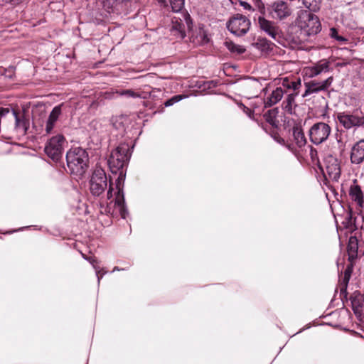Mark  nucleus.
Wrapping results in <instances>:
<instances>
[{
	"label": "nucleus",
	"mask_w": 364,
	"mask_h": 364,
	"mask_svg": "<svg viewBox=\"0 0 364 364\" xmlns=\"http://www.w3.org/2000/svg\"><path fill=\"white\" fill-rule=\"evenodd\" d=\"M121 95H124L128 97H133V98L139 97V98L146 99L148 97V96H149L150 91L146 90V91H142V92H139V91L136 92L132 90H126L122 91L121 92Z\"/></svg>",
	"instance_id": "22"
},
{
	"label": "nucleus",
	"mask_w": 364,
	"mask_h": 364,
	"mask_svg": "<svg viewBox=\"0 0 364 364\" xmlns=\"http://www.w3.org/2000/svg\"><path fill=\"white\" fill-rule=\"evenodd\" d=\"M350 271L349 269H346L345 271V274H344V277L343 278V283L345 284V285H347L348 281H349V279H350Z\"/></svg>",
	"instance_id": "35"
},
{
	"label": "nucleus",
	"mask_w": 364,
	"mask_h": 364,
	"mask_svg": "<svg viewBox=\"0 0 364 364\" xmlns=\"http://www.w3.org/2000/svg\"><path fill=\"white\" fill-rule=\"evenodd\" d=\"M182 95H175L164 102L165 107H169L182 100Z\"/></svg>",
	"instance_id": "29"
},
{
	"label": "nucleus",
	"mask_w": 364,
	"mask_h": 364,
	"mask_svg": "<svg viewBox=\"0 0 364 364\" xmlns=\"http://www.w3.org/2000/svg\"><path fill=\"white\" fill-rule=\"evenodd\" d=\"M295 94H289L287 95L286 99L284 100L282 106L283 109L287 112L291 113L292 111L293 105L295 101Z\"/></svg>",
	"instance_id": "24"
},
{
	"label": "nucleus",
	"mask_w": 364,
	"mask_h": 364,
	"mask_svg": "<svg viewBox=\"0 0 364 364\" xmlns=\"http://www.w3.org/2000/svg\"><path fill=\"white\" fill-rule=\"evenodd\" d=\"M95 260L92 258V267L95 269L96 272V276L97 277L98 282H100V279L103 277L105 272H101L102 271L99 269L98 267L95 264Z\"/></svg>",
	"instance_id": "33"
},
{
	"label": "nucleus",
	"mask_w": 364,
	"mask_h": 364,
	"mask_svg": "<svg viewBox=\"0 0 364 364\" xmlns=\"http://www.w3.org/2000/svg\"><path fill=\"white\" fill-rule=\"evenodd\" d=\"M191 38L193 43L196 45H201L208 42L207 33L202 28H199L196 34L193 35Z\"/></svg>",
	"instance_id": "20"
},
{
	"label": "nucleus",
	"mask_w": 364,
	"mask_h": 364,
	"mask_svg": "<svg viewBox=\"0 0 364 364\" xmlns=\"http://www.w3.org/2000/svg\"><path fill=\"white\" fill-rule=\"evenodd\" d=\"M64 140V136L58 134L52 137L46 145L45 152L53 160L58 161L61 157Z\"/></svg>",
	"instance_id": "8"
},
{
	"label": "nucleus",
	"mask_w": 364,
	"mask_h": 364,
	"mask_svg": "<svg viewBox=\"0 0 364 364\" xmlns=\"http://www.w3.org/2000/svg\"><path fill=\"white\" fill-rule=\"evenodd\" d=\"M242 6L246 9H252V6L249 4H247V3H242Z\"/></svg>",
	"instance_id": "39"
},
{
	"label": "nucleus",
	"mask_w": 364,
	"mask_h": 364,
	"mask_svg": "<svg viewBox=\"0 0 364 364\" xmlns=\"http://www.w3.org/2000/svg\"><path fill=\"white\" fill-rule=\"evenodd\" d=\"M115 270H118V268L117 267H114L113 271H115Z\"/></svg>",
	"instance_id": "41"
},
{
	"label": "nucleus",
	"mask_w": 364,
	"mask_h": 364,
	"mask_svg": "<svg viewBox=\"0 0 364 364\" xmlns=\"http://www.w3.org/2000/svg\"><path fill=\"white\" fill-rule=\"evenodd\" d=\"M296 24L305 35L309 36L317 34L321 29V24L317 16L306 10L299 12Z\"/></svg>",
	"instance_id": "4"
},
{
	"label": "nucleus",
	"mask_w": 364,
	"mask_h": 364,
	"mask_svg": "<svg viewBox=\"0 0 364 364\" xmlns=\"http://www.w3.org/2000/svg\"><path fill=\"white\" fill-rule=\"evenodd\" d=\"M291 82L287 78H284L282 81V85L288 89H290L291 87Z\"/></svg>",
	"instance_id": "36"
},
{
	"label": "nucleus",
	"mask_w": 364,
	"mask_h": 364,
	"mask_svg": "<svg viewBox=\"0 0 364 364\" xmlns=\"http://www.w3.org/2000/svg\"><path fill=\"white\" fill-rule=\"evenodd\" d=\"M331 132V127L322 122L314 124L309 130L310 141L315 145H319L326 141Z\"/></svg>",
	"instance_id": "6"
},
{
	"label": "nucleus",
	"mask_w": 364,
	"mask_h": 364,
	"mask_svg": "<svg viewBox=\"0 0 364 364\" xmlns=\"http://www.w3.org/2000/svg\"><path fill=\"white\" fill-rule=\"evenodd\" d=\"M66 161L71 174L80 178L88 168L89 156L85 149L73 147L67 152Z\"/></svg>",
	"instance_id": "3"
},
{
	"label": "nucleus",
	"mask_w": 364,
	"mask_h": 364,
	"mask_svg": "<svg viewBox=\"0 0 364 364\" xmlns=\"http://www.w3.org/2000/svg\"><path fill=\"white\" fill-rule=\"evenodd\" d=\"M358 250V240L356 237L351 236L349 238L348 244V253L350 258H354L357 256Z\"/></svg>",
	"instance_id": "19"
},
{
	"label": "nucleus",
	"mask_w": 364,
	"mask_h": 364,
	"mask_svg": "<svg viewBox=\"0 0 364 364\" xmlns=\"http://www.w3.org/2000/svg\"><path fill=\"white\" fill-rule=\"evenodd\" d=\"M333 78L332 76L328 77L323 81L311 80L304 83L305 92L303 95L304 97L309 95L313 93H318L321 91H326L331 85Z\"/></svg>",
	"instance_id": "10"
},
{
	"label": "nucleus",
	"mask_w": 364,
	"mask_h": 364,
	"mask_svg": "<svg viewBox=\"0 0 364 364\" xmlns=\"http://www.w3.org/2000/svg\"><path fill=\"white\" fill-rule=\"evenodd\" d=\"M332 69L330 62L326 59H322L310 66L305 67L302 70V74L304 77L313 78L322 73H328Z\"/></svg>",
	"instance_id": "9"
},
{
	"label": "nucleus",
	"mask_w": 364,
	"mask_h": 364,
	"mask_svg": "<svg viewBox=\"0 0 364 364\" xmlns=\"http://www.w3.org/2000/svg\"><path fill=\"white\" fill-rule=\"evenodd\" d=\"M61 114V105L55 106L50 113L48 117L49 120L56 122L59 116Z\"/></svg>",
	"instance_id": "27"
},
{
	"label": "nucleus",
	"mask_w": 364,
	"mask_h": 364,
	"mask_svg": "<svg viewBox=\"0 0 364 364\" xmlns=\"http://www.w3.org/2000/svg\"><path fill=\"white\" fill-rule=\"evenodd\" d=\"M303 4L309 9H313L316 6V0H303Z\"/></svg>",
	"instance_id": "31"
},
{
	"label": "nucleus",
	"mask_w": 364,
	"mask_h": 364,
	"mask_svg": "<svg viewBox=\"0 0 364 364\" xmlns=\"http://www.w3.org/2000/svg\"><path fill=\"white\" fill-rule=\"evenodd\" d=\"M260 44L263 45L262 41H260ZM269 48V45L266 41H264V48Z\"/></svg>",
	"instance_id": "40"
},
{
	"label": "nucleus",
	"mask_w": 364,
	"mask_h": 364,
	"mask_svg": "<svg viewBox=\"0 0 364 364\" xmlns=\"http://www.w3.org/2000/svg\"><path fill=\"white\" fill-rule=\"evenodd\" d=\"M55 122L48 119L46 124V134L51 133L53 129L54 128Z\"/></svg>",
	"instance_id": "32"
},
{
	"label": "nucleus",
	"mask_w": 364,
	"mask_h": 364,
	"mask_svg": "<svg viewBox=\"0 0 364 364\" xmlns=\"http://www.w3.org/2000/svg\"><path fill=\"white\" fill-rule=\"evenodd\" d=\"M184 1H185V0H171L170 3H171V6L173 11H174V12L180 11L184 6Z\"/></svg>",
	"instance_id": "28"
},
{
	"label": "nucleus",
	"mask_w": 364,
	"mask_h": 364,
	"mask_svg": "<svg viewBox=\"0 0 364 364\" xmlns=\"http://www.w3.org/2000/svg\"><path fill=\"white\" fill-rule=\"evenodd\" d=\"M350 300L354 313L360 314L364 307V295L359 291H355L351 294Z\"/></svg>",
	"instance_id": "16"
},
{
	"label": "nucleus",
	"mask_w": 364,
	"mask_h": 364,
	"mask_svg": "<svg viewBox=\"0 0 364 364\" xmlns=\"http://www.w3.org/2000/svg\"><path fill=\"white\" fill-rule=\"evenodd\" d=\"M326 173L328 178L334 181H338L341 176V168L338 159L332 156H328L325 159Z\"/></svg>",
	"instance_id": "13"
},
{
	"label": "nucleus",
	"mask_w": 364,
	"mask_h": 364,
	"mask_svg": "<svg viewBox=\"0 0 364 364\" xmlns=\"http://www.w3.org/2000/svg\"><path fill=\"white\" fill-rule=\"evenodd\" d=\"M349 196L359 207H362L364 203L363 193L360 186L354 180L349 188Z\"/></svg>",
	"instance_id": "15"
},
{
	"label": "nucleus",
	"mask_w": 364,
	"mask_h": 364,
	"mask_svg": "<svg viewBox=\"0 0 364 364\" xmlns=\"http://www.w3.org/2000/svg\"><path fill=\"white\" fill-rule=\"evenodd\" d=\"M81 252V254H82V257H83L86 260H87V261H89V262H91V257H90V256L87 255L86 254H85V253H83V252Z\"/></svg>",
	"instance_id": "38"
},
{
	"label": "nucleus",
	"mask_w": 364,
	"mask_h": 364,
	"mask_svg": "<svg viewBox=\"0 0 364 364\" xmlns=\"http://www.w3.org/2000/svg\"><path fill=\"white\" fill-rule=\"evenodd\" d=\"M269 14L273 18L282 20L291 15V9L287 2L279 0L270 6Z\"/></svg>",
	"instance_id": "11"
},
{
	"label": "nucleus",
	"mask_w": 364,
	"mask_h": 364,
	"mask_svg": "<svg viewBox=\"0 0 364 364\" xmlns=\"http://www.w3.org/2000/svg\"><path fill=\"white\" fill-rule=\"evenodd\" d=\"M95 149V152L92 153V159L95 157V161L97 162L95 169L92 171V196H99L107 186V176L103 166L107 164L112 173H117L127 165L131 152L127 144H121L112 151L110 157L107 161L105 150Z\"/></svg>",
	"instance_id": "1"
},
{
	"label": "nucleus",
	"mask_w": 364,
	"mask_h": 364,
	"mask_svg": "<svg viewBox=\"0 0 364 364\" xmlns=\"http://www.w3.org/2000/svg\"><path fill=\"white\" fill-rule=\"evenodd\" d=\"M350 160L353 164H359L364 160V139L358 141L352 148Z\"/></svg>",
	"instance_id": "14"
},
{
	"label": "nucleus",
	"mask_w": 364,
	"mask_h": 364,
	"mask_svg": "<svg viewBox=\"0 0 364 364\" xmlns=\"http://www.w3.org/2000/svg\"><path fill=\"white\" fill-rule=\"evenodd\" d=\"M339 123L346 129L364 125V115L358 112H342L337 114Z\"/></svg>",
	"instance_id": "7"
},
{
	"label": "nucleus",
	"mask_w": 364,
	"mask_h": 364,
	"mask_svg": "<svg viewBox=\"0 0 364 364\" xmlns=\"http://www.w3.org/2000/svg\"><path fill=\"white\" fill-rule=\"evenodd\" d=\"M117 188L118 191L114 197L112 193V189L109 188L107 198H100L99 201L100 212L105 215H119L122 218H125L127 213L124 206L123 191L119 187Z\"/></svg>",
	"instance_id": "2"
},
{
	"label": "nucleus",
	"mask_w": 364,
	"mask_h": 364,
	"mask_svg": "<svg viewBox=\"0 0 364 364\" xmlns=\"http://www.w3.org/2000/svg\"><path fill=\"white\" fill-rule=\"evenodd\" d=\"M251 23L245 16L237 14L227 23L228 29L234 35L242 36L247 33Z\"/></svg>",
	"instance_id": "5"
},
{
	"label": "nucleus",
	"mask_w": 364,
	"mask_h": 364,
	"mask_svg": "<svg viewBox=\"0 0 364 364\" xmlns=\"http://www.w3.org/2000/svg\"><path fill=\"white\" fill-rule=\"evenodd\" d=\"M284 90L281 87H277L272 91V94L265 100L266 107H271L280 101L284 95Z\"/></svg>",
	"instance_id": "17"
},
{
	"label": "nucleus",
	"mask_w": 364,
	"mask_h": 364,
	"mask_svg": "<svg viewBox=\"0 0 364 364\" xmlns=\"http://www.w3.org/2000/svg\"><path fill=\"white\" fill-rule=\"evenodd\" d=\"M293 136L294 141L298 146L302 147L306 143V139L302 130L298 127L293 130Z\"/></svg>",
	"instance_id": "23"
},
{
	"label": "nucleus",
	"mask_w": 364,
	"mask_h": 364,
	"mask_svg": "<svg viewBox=\"0 0 364 364\" xmlns=\"http://www.w3.org/2000/svg\"><path fill=\"white\" fill-rule=\"evenodd\" d=\"M329 36H331V38L339 42L340 44L341 45L345 44L348 41V39L338 34V30L335 28H331L330 29Z\"/></svg>",
	"instance_id": "25"
},
{
	"label": "nucleus",
	"mask_w": 364,
	"mask_h": 364,
	"mask_svg": "<svg viewBox=\"0 0 364 364\" xmlns=\"http://www.w3.org/2000/svg\"><path fill=\"white\" fill-rule=\"evenodd\" d=\"M172 31L176 32L178 37L183 38L186 36L185 26L182 21H178L176 18L173 19Z\"/></svg>",
	"instance_id": "21"
},
{
	"label": "nucleus",
	"mask_w": 364,
	"mask_h": 364,
	"mask_svg": "<svg viewBox=\"0 0 364 364\" xmlns=\"http://www.w3.org/2000/svg\"><path fill=\"white\" fill-rule=\"evenodd\" d=\"M225 46L232 53H237L240 54L243 53L245 50V49L243 47L235 44L232 42H225Z\"/></svg>",
	"instance_id": "26"
},
{
	"label": "nucleus",
	"mask_w": 364,
	"mask_h": 364,
	"mask_svg": "<svg viewBox=\"0 0 364 364\" xmlns=\"http://www.w3.org/2000/svg\"><path fill=\"white\" fill-rule=\"evenodd\" d=\"M258 23L260 29L265 32L272 39L278 40L280 38V29L274 22L269 21L263 16H259L258 18Z\"/></svg>",
	"instance_id": "12"
},
{
	"label": "nucleus",
	"mask_w": 364,
	"mask_h": 364,
	"mask_svg": "<svg viewBox=\"0 0 364 364\" xmlns=\"http://www.w3.org/2000/svg\"><path fill=\"white\" fill-rule=\"evenodd\" d=\"M300 86H301L300 80L291 81L290 89H291L293 90H296L300 87Z\"/></svg>",
	"instance_id": "34"
},
{
	"label": "nucleus",
	"mask_w": 364,
	"mask_h": 364,
	"mask_svg": "<svg viewBox=\"0 0 364 364\" xmlns=\"http://www.w3.org/2000/svg\"><path fill=\"white\" fill-rule=\"evenodd\" d=\"M12 114L15 118L16 128L21 130L23 133H26L29 127V122L23 117H20L15 110H12Z\"/></svg>",
	"instance_id": "18"
},
{
	"label": "nucleus",
	"mask_w": 364,
	"mask_h": 364,
	"mask_svg": "<svg viewBox=\"0 0 364 364\" xmlns=\"http://www.w3.org/2000/svg\"><path fill=\"white\" fill-rule=\"evenodd\" d=\"M265 119L271 124H274L275 122V112L274 110H269L264 114Z\"/></svg>",
	"instance_id": "30"
},
{
	"label": "nucleus",
	"mask_w": 364,
	"mask_h": 364,
	"mask_svg": "<svg viewBox=\"0 0 364 364\" xmlns=\"http://www.w3.org/2000/svg\"><path fill=\"white\" fill-rule=\"evenodd\" d=\"M244 112L251 118L252 117V110L244 106Z\"/></svg>",
	"instance_id": "37"
}]
</instances>
